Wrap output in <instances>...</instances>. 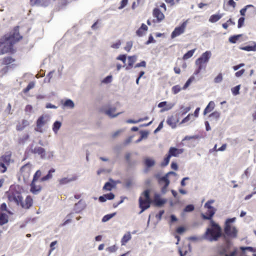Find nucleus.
<instances>
[{"mask_svg":"<svg viewBox=\"0 0 256 256\" xmlns=\"http://www.w3.org/2000/svg\"><path fill=\"white\" fill-rule=\"evenodd\" d=\"M173 106H174V104H167V102L166 101L160 102L158 104V108L164 107L162 110H161L162 112L171 109L173 107Z\"/></svg>","mask_w":256,"mask_h":256,"instance_id":"obj_22","label":"nucleus"},{"mask_svg":"<svg viewBox=\"0 0 256 256\" xmlns=\"http://www.w3.org/2000/svg\"><path fill=\"white\" fill-rule=\"evenodd\" d=\"M10 202H15L17 206H20L22 208L28 209L32 205L33 200L31 196H28L24 201L21 193L17 190H11L8 194Z\"/></svg>","mask_w":256,"mask_h":256,"instance_id":"obj_3","label":"nucleus"},{"mask_svg":"<svg viewBox=\"0 0 256 256\" xmlns=\"http://www.w3.org/2000/svg\"><path fill=\"white\" fill-rule=\"evenodd\" d=\"M188 22V20L184 22L180 26L176 27L171 34L170 36L172 38H174L182 34L185 32Z\"/></svg>","mask_w":256,"mask_h":256,"instance_id":"obj_12","label":"nucleus"},{"mask_svg":"<svg viewBox=\"0 0 256 256\" xmlns=\"http://www.w3.org/2000/svg\"><path fill=\"white\" fill-rule=\"evenodd\" d=\"M195 50H196V49H193V50L188 51L186 54H185L184 55V56L182 57V59L184 60H186L191 58L193 56Z\"/></svg>","mask_w":256,"mask_h":256,"instance_id":"obj_33","label":"nucleus"},{"mask_svg":"<svg viewBox=\"0 0 256 256\" xmlns=\"http://www.w3.org/2000/svg\"><path fill=\"white\" fill-rule=\"evenodd\" d=\"M48 120L49 118L46 115H42L40 116L37 120L36 122V126L35 128V130L40 132H42V127L47 123Z\"/></svg>","mask_w":256,"mask_h":256,"instance_id":"obj_13","label":"nucleus"},{"mask_svg":"<svg viewBox=\"0 0 256 256\" xmlns=\"http://www.w3.org/2000/svg\"><path fill=\"white\" fill-rule=\"evenodd\" d=\"M204 236L210 242L218 241L222 236L221 227L213 220H210V227L206 229Z\"/></svg>","mask_w":256,"mask_h":256,"instance_id":"obj_4","label":"nucleus"},{"mask_svg":"<svg viewBox=\"0 0 256 256\" xmlns=\"http://www.w3.org/2000/svg\"><path fill=\"white\" fill-rule=\"evenodd\" d=\"M116 110V108L114 107L110 108L108 110H104V113L111 118H114L120 114L121 112H118L116 114H114V112Z\"/></svg>","mask_w":256,"mask_h":256,"instance_id":"obj_24","label":"nucleus"},{"mask_svg":"<svg viewBox=\"0 0 256 256\" xmlns=\"http://www.w3.org/2000/svg\"><path fill=\"white\" fill-rule=\"evenodd\" d=\"M240 249L242 251H244L245 250H248L251 252H255L256 251V250L255 248H254L252 247H250V246H246V247L242 246L240 248Z\"/></svg>","mask_w":256,"mask_h":256,"instance_id":"obj_48","label":"nucleus"},{"mask_svg":"<svg viewBox=\"0 0 256 256\" xmlns=\"http://www.w3.org/2000/svg\"><path fill=\"white\" fill-rule=\"evenodd\" d=\"M222 14H212L210 16L209 21L212 23L216 22L220 20L222 18Z\"/></svg>","mask_w":256,"mask_h":256,"instance_id":"obj_28","label":"nucleus"},{"mask_svg":"<svg viewBox=\"0 0 256 256\" xmlns=\"http://www.w3.org/2000/svg\"><path fill=\"white\" fill-rule=\"evenodd\" d=\"M181 88L179 85H176L172 88V92L174 94H176L181 90Z\"/></svg>","mask_w":256,"mask_h":256,"instance_id":"obj_45","label":"nucleus"},{"mask_svg":"<svg viewBox=\"0 0 256 256\" xmlns=\"http://www.w3.org/2000/svg\"><path fill=\"white\" fill-rule=\"evenodd\" d=\"M136 57L135 56H130L128 57V65L126 66V70H128L130 69L134 63L136 62Z\"/></svg>","mask_w":256,"mask_h":256,"instance_id":"obj_25","label":"nucleus"},{"mask_svg":"<svg viewBox=\"0 0 256 256\" xmlns=\"http://www.w3.org/2000/svg\"><path fill=\"white\" fill-rule=\"evenodd\" d=\"M132 46V42H131V41L128 42H126V46L124 47V50L127 52H129L131 50Z\"/></svg>","mask_w":256,"mask_h":256,"instance_id":"obj_50","label":"nucleus"},{"mask_svg":"<svg viewBox=\"0 0 256 256\" xmlns=\"http://www.w3.org/2000/svg\"><path fill=\"white\" fill-rule=\"evenodd\" d=\"M112 80V76H108L102 80V82L106 84L110 83L111 82Z\"/></svg>","mask_w":256,"mask_h":256,"instance_id":"obj_53","label":"nucleus"},{"mask_svg":"<svg viewBox=\"0 0 256 256\" xmlns=\"http://www.w3.org/2000/svg\"><path fill=\"white\" fill-rule=\"evenodd\" d=\"M0 209L2 211H6L8 213L11 214L10 212L7 210V206L6 203H2L1 204Z\"/></svg>","mask_w":256,"mask_h":256,"instance_id":"obj_52","label":"nucleus"},{"mask_svg":"<svg viewBox=\"0 0 256 256\" xmlns=\"http://www.w3.org/2000/svg\"><path fill=\"white\" fill-rule=\"evenodd\" d=\"M32 152L34 154H38L42 158H46V151L42 147H35L34 149H32Z\"/></svg>","mask_w":256,"mask_h":256,"instance_id":"obj_18","label":"nucleus"},{"mask_svg":"<svg viewBox=\"0 0 256 256\" xmlns=\"http://www.w3.org/2000/svg\"><path fill=\"white\" fill-rule=\"evenodd\" d=\"M55 171L54 168H52L50 170L46 175L41 177L42 175V171L40 170H36L33 176L32 180L30 184V191L34 194H38L42 190V186L40 184H38L37 182L38 180L40 182H42L50 180L52 178V174Z\"/></svg>","mask_w":256,"mask_h":256,"instance_id":"obj_2","label":"nucleus"},{"mask_svg":"<svg viewBox=\"0 0 256 256\" xmlns=\"http://www.w3.org/2000/svg\"><path fill=\"white\" fill-rule=\"evenodd\" d=\"M57 244V241L55 240L51 242L50 244V252H51L55 249V246Z\"/></svg>","mask_w":256,"mask_h":256,"instance_id":"obj_57","label":"nucleus"},{"mask_svg":"<svg viewBox=\"0 0 256 256\" xmlns=\"http://www.w3.org/2000/svg\"><path fill=\"white\" fill-rule=\"evenodd\" d=\"M30 4L31 6H44L45 2L44 0H30Z\"/></svg>","mask_w":256,"mask_h":256,"instance_id":"obj_31","label":"nucleus"},{"mask_svg":"<svg viewBox=\"0 0 256 256\" xmlns=\"http://www.w3.org/2000/svg\"><path fill=\"white\" fill-rule=\"evenodd\" d=\"M121 44L120 40H118L116 42L113 44L111 46L114 48H118Z\"/></svg>","mask_w":256,"mask_h":256,"instance_id":"obj_61","label":"nucleus"},{"mask_svg":"<svg viewBox=\"0 0 256 256\" xmlns=\"http://www.w3.org/2000/svg\"><path fill=\"white\" fill-rule=\"evenodd\" d=\"M178 122V118L176 116H168L166 120L167 124L172 128H174L176 127V124Z\"/></svg>","mask_w":256,"mask_h":256,"instance_id":"obj_16","label":"nucleus"},{"mask_svg":"<svg viewBox=\"0 0 256 256\" xmlns=\"http://www.w3.org/2000/svg\"><path fill=\"white\" fill-rule=\"evenodd\" d=\"M8 216L4 213L0 214V226H2L8 222Z\"/></svg>","mask_w":256,"mask_h":256,"instance_id":"obj_27","label":"nucleus"},{"mask_svg":"<svg viewBox=\"0 0 256 256\" xmlns=\"http://www.w3.org/2000/svg\"><path fill=\"white\" fill-rule=\"evenodd\" d=\"M198 138V136H185L184 140H192V139L195 140V139H197Z\"/></svg>","mask_w":256,"mask_h":256,"instance_id":"obj_60","label":"nucleus"},{"mask_svg":"<svg viewBox=\"0 0 256 256\" xmlns=\"http://www.w3.org/2000/svg\"><path fill=\"white\" fill-rule=\"evenodd\" d=\"M152 15L156 20H154V22H160L164 18V14L160 11L158 8H154L153 10Z\"/></svg>","mask_w":256,"mask_h":256,"instance_id":"obj_14","label":"nucleus"},{"mask_svg":"<svg viewBox=\"0 0 256 256\" xmlns=\"http://www.w3.org/2000/svg\"><path fill=\"white\" fill-rule=\"evenodd\" d=\"M171 156L169 154H168L166 156V157L164 158V162L162 164V166H166L169 163L170 158H171Z\"/></svg>","mask_w":256,"mask_h":256,"instance_id":"obj_43","label":"nucleus"},{"mask_svg":"<svg viewBox=\"0 0 256 256\" xmlns=\"http://www.w3.org/2000/svg\"><path fill=\"white\" fill-rule=\"evenodd\" d=\"M166 202V200L160 198L158 194H156L153 200V203L156 206H162Z\"/></svg>","mask_w":256,"mask_h":256,"instance_id":"obj_17","label":"nucleus"},{"mask_svg":"<svg viewBox=\"0 0 256 256\" xmlns=\"http://www.w3.org/2000/svg\"><path fill=\"white\" fill-rule=\"evenodd\" d=\"M148 26L144 24H142L141 26L136 30V35L138 36H142L148 30Z\"/></svg>","mask_w":256,"mask_h":256,"instance_id":"obj_23","label":"nucleus"},{"mask_svg":"<svg viewBox=\"0 0 256 256\" xmlns=\"http://www.w3.org/2000/svg\"><path fill=\"white\" fill-rule=\"evenodd\" d=\"M223 77L222 73H219L218 75L214 78V82L216 84L220 83L222 80Z\"/></svg>","mask_w":256,"mask_h":256,"instance_id":"obj_42","label":"nucleus"},{"mask_svg":"<svg viewBox=\"0 0 256 256\" xmlns=\"http://www.w3.org/2000/svg\"><path fill=\"white\" fill-rule=\"evenodd\" d=\"M192 116V114H188L186 118H184L182 121L181 122L180 124H183L188 122L189 121L190 119V117Z\"/></svg>","mask_w":256,"mask_h":256,"instance_id":"obj_56","label":"nucleus"},{"mask_svg":"<svg viewBox=\"0 0 256 256\" xmlns=\"http://www.w3.org/2000/svg\"><path fill=\"white\" fill-rule=\"evenodd\" d=\"M12 160V152H6L0 156V172L4 173L7 170V167L10 166Z\"/></svg>","mask_w":256,"mask_h":256,"instance_id":"obj_8","label":"nucleus"},{"mask_svg":"<svg viewBox=\"0 0 256 256\" xmlns=\"http://www.w3.org/2000/svg\"><path fill=\"white\" fill-rule=\"evenodd\" d=\"M116 213H113L111 214H108L104 216L102 218V222H106L110 220L111 218H112L114 215Z\"/></svg>","mask_w":256,"mask_h":256,"instance_id":"obj_41","label":"nucleus"},{"mask_svg":"<svg viewBox=\"0 0 256 256\" xmlns=\"http://www.w3.org/2000/svg\"><path fill=\"white\" fill-rule=\"evenodd\" d=\"M62 126V124L60 122L58 121H56L54 122L53 124L52 130L55 133H57L58 131L60 128Z\"/></svg>","mask_w":256,"mask_h":256,"instance_id":"obj_34","label":"nucleus"},{"mask_svg":"<svg viewBox=\"0 0 256 256\" xmlns=\"http://www.w3.org/2000/svg\"><path fill=\"white\" fill-rule=\"evenodd\" d=\"M32 170V165L28 162L22 166L20 169V176L23 178L24 182H27L30 176Z\"/></svg>","mask_w":256,"mask_h":256,"instance_id":"obj_11","label":"nucleus"},{"mask_svg":"<svg viewBox=\"0 0 256 256\" xmlns=\"http://www.w3.org/2000/svg\"><path fill=\"white\" fill-rule=\"evenodd\" d=\"M114 186V184H112L110 182H107L104 184L103 187V190H104L110 191L112 190Z\"/></svg>","mask_w":256,"mask_h":256,"instance_id":"obj_36","label":"nucleus"},{"mask_svg":"<svg viewBox=\"0 0 256 256\" xmlns=\"http://www.w3.org/2000/svg\"><path fill=\"white\" fill-rule=\"evenodd\" d=\"M146 62L144 60L142 61L141 62L138 63L136 64L135 68H139V67H146Z\"/></svg>","mask_w":256,"mask_h":256,"instance_id":"obj_55","label":"nucleus"},{"mask_svg":"<svg viewBox=\"0 0 256 256\" xmlns=\"http://www.w3.org/2000/svg\"><path fill=\"white\" fill-rule=\"evenodd\" d=\"M64 106L70 108H72L74 107V102L72 100H66L64 104Z\"/></svg>","mask_w":256,"mask_h":256,"instance_id":"obj_37","label":"nucleus"},{"mask_svg":"<svg viewBox=\"0 0 256 256\" xmlns=\"http://www.w3.org/2000/svg\"><path fill=\"white\" fill-rule=\"evenodd\" d=\"M184 230H185V229L182 226H180V227L178 228L176 230V232L178 234H182V233L184 232Z\"/></svg>","mask_w":256,"mask_h":256,"instance_id":"obj_63","label":"nucleus"},{"mask_svg":"<svg viewBox=\"0 0 256 256\" xmlns=\"http://www.w3.org/2000/svg\"><path fill=\"white\" fill-rule=\"evenodd\" d=\"M132 238L130 234V232H128L127 234H126L121 240V244L122 245L124 246L126 244V243L130 240Z\"/></svg>","mask_w":256,"mask_h":256,"instance_id":"obj_29","label":"nucleus"},{"mask_svg":"<svg viewBox=\"0 0 256 256\" xmlns=\"http://www.w3.org/2000/svg\"><path fill=\"white\" fill-rule=\"evenodd\" d=\"M244 17L240 18L238 20V28H240L241 27H242L244 24Z\"/></svg>","mask_w":256,"mask_h":256,"instance_id":"obj_49","label":"nucleus"},{"mask_svg":"<svg viewBox=\"0 0 256 256\" xmlns=\"http://www.w3.org/2000/svg\"><path fill=\"white\" fill-rule=\"evenodd\" d=\"M220 116V113L217 111H215L209 115V118H212L215 120L218 119Z\"/></svg>","mask_w":256,"mask_h":256,"instance_id":"obj_40","label":"nucleus"},{"mask_svg":"<svg viewBox=\"0 0 256 256\" xmlns=\"http://www.w3.org/2000/svg\"><path fill=\"white\" fill-rule=\"evenodd\" d=\"M214 102L213 101H210L205 108L204 111V114L206 115V114L212 112L214 109Z\"/></svg>","mask_w":256,"mask_h":256,"instance_id":"obj_26","label":"nucleus"},{"mask_svg":"<svg viewBox=\"0 0 256 256\" xmlns=\"http://www.w3.org/2000/svg\"><path fill=\"white\" fill-rule=\"evenodd\" d=\"M117 249H118V248L115 245H114V246H112L107 248L106 250L108 252H109L110 253H112V252H115L117 250Z\"/></svg>","mask_w":256,"mask_h":256,"instance_id":"obj_47","label":"nucleus"},{"mask_svg":"<svg viewBox=\"0 0 256 256\" xmlns=\"http://www.w3.org/2000/svg\"><path fill=\"white\" fill-rule=\"evenodd\" d=\"M33 108L32 106L30 104H28L24 108V110L26 112H32V111Z\"/></svg>","mask_w":256,"mask_h":256,"instance_id":"obj_54","label":"nucleus"},{"mask_svg":"<svg viewBox=\"0 0 256 256\" xmlns=\"http://www.w3.org/2000/svg\"><path fill=\"white\" fill-rule=\"evenodd\" d=\"M235 218H228L226 220L224 228V234H222V236L226 240L228 238H235L238 236V230L232 224V223L234 222Z\"/></svg>","mask_w":256,"mask_h":256,"instance_id":"obj_5","label":"nucleus"},{"mask_svg":"<svg viewBox=\"0 0 256 256\" xmlns=\"http://www.w3.org/2000/svg\"><path fill=\"white\" fill-rule=\"evenodd\" d=\"M78 177L74 175L72 176L71 178H63L58 180L59 183L61 185L67 184L71 182L76 180Z\"/></svg>","mask_w":256,"mask_h":256,"instance_id":"obj_21","label":"nucleus"},{"mask_svg":"<svg viewBox=\"0 0 256 256\" xmlns=\"http://www.w3.org/2000/svg\"><path fill=\"white\" fill-rule=\"evenodd\" d=\"M245 72L244 69H242L241 70L236 72L235 73V76L236 77H240Z\"/></svg>","mask_w":256,"mask_h":256,"instance_id":"obj_58","label":"nucleus"},{"mask_svg":"<svg viewBox=\"0 0 256 256\" xmlns=\"http://www.w3.org/2000/svg\"><path fill=\"white\" fill-rule=\"evenodd\" d=\"M194 206L192 204H188L186 206L184 209V212H190L194 210Z\"/></svg>","mask_w":256,"mask_h":256,"instance_id":"obj_46","label":"nucleus"},{"mask_svg":"<svg viewBox=\"0 0 256 256\" xmlns=\"http://www.w3.org/2000/svg\"><path fill=\"white\" fill-rule=\"evenodd\" d=\"M29 122L28 120L23 119L18 121L16 126V130L18 131H22L29 125Z\"/></svg>","mask_w":256,"mask_h":256,"instance_id":"obj_19","label":"nucleus"},{"mask_svg":"<svg viewBox=\"0 0 256 256\" xmlns=\"http://www.w3.org/2000/svg\"><path fill=\"white\" fill-rule=\"evenodd\" d=\"M150 191L149 190H144L139 198V206L142 209L140 213L150 207L152 200L150 198Z\"/></svg>","mask_w":256,"mask_h":256,"instance_id":"obj_7","label":"nucleus"},{"mask_svg":"<svg viewBox=\"0 0 256 256\" xmlns=\"http://www.w3.org/2000/svg\"><path fill=\"white\" fill-rule=\"evenodd\" d=\"M106 200H111L114 198V195L112 193H109L105 194Z\"/></svg>","mask_w":256,"mask_h":256,"instance_id":"obj_59","label":"nucleus"},{"mask_svg":"<svg viewBox=\"0 0 256 256\" xmlns=\"http://www.w3.org/2000/svg\"><path fill=\"white\" fill-rule=\"evenodd\" d=\"M240 48L241 50H246L248 52L255 51V50H256V44H255L253 46H245L241 47V48Z\"/></svg>","mask_w":256,"mask_h":256,"instance_id":"obj_35","label":"nucleus"},{"mask_svg":"<svg viewBox=\"0 0 256 256\" xmlns=\"http://www.w3.org/2000/svg\"><path fill=\"white\" fill-rule=\"evenodd\" d=\"M158 183L160 185L164 184L162 188V192L165 193L166 192L167 188L170 184V180L166 176H162L158 180Z\"/></svg>","mask_w":256,"mask_h":256,"instance_id":"obj_15","label":"nucleus"},{"mask_svg":"<svg viewBox=\"0 0 256 256\" xmlns=\"http://www.w3.org/2000/svg\"><path fill=\"white\" fill-rule=\"evenodd\" d=\"M242 36V34L230 36L228 38V41L232 44H236Z\"/></svg>","mask_w":256,"mask_h":256,"instance_id":"obj_30","label":"nucleus"},{"mask_svg":"<svg viewBox=\"0 0 256 256\" xmlns=\"http://www.w3.org/2000/svg\"><path fill=\"white\" fill-rule=\"evenodd\" d=\"M249 8H254V6L252 4H248L244 8L240 10V14L242 16V17H244L246 15V10Z\"/></svg>","mask_w":256,"mask_h":256,"instance_id":"obj_39","label":"nucleus"},{"mask_svg":"<svg viewBox=\"0 0 256 256\" xmlns=\"http://www.w3.org/2000/svg\"><path fill=\"white\" fill-rule=\"evenodd\" d=\"M183 152V149H179L174 147H171L169 150L168 154H170L171 156H178L179 154H182Z\"/></svg>","mask_w":256,"mask_h":256,"instance_id":"obj_20","label":"nucleus"},{"mask_svg":"<svg viewBox=\"0 0 256 256\" xmlns=\"http://www.w3.org/2000/svg\"><path fill=\"white\" fill-rule=\"evenodd\" d=\"M126 54H120L116 58V60H121L124 64H125L126 61Z\"/></svg>","mask_w":256,"mask_h":256,"instance_id":"obj_51","label":"nucleus"},{"mask_svg":"<svg viewBox=\"0 0 256 256\" xmlns=\"http://www.w3.org/2000/svg\"><path fill=\"white\" fill-rule=\"evenodd\" d=\"M214 202V200H208L204 206V207L208 209L205 214H202V217L204 220H212V218L214 214L216 209L213 206H211V204Z\"/></svg>","mask_w":256,"mask_h":256,"instance_id":"obj_9","label":"nucleus"},{"mask_svg":"<svg viewBox=\"0 0 256 256\" xmlns=\"http://www.w3.org/2000/svg\"><path fill=\"white\" fill-rule=\"evenodd\" d=\"M194 80V76H191L188 80L186 81V82L185 83L184 85V86L182 89L185 90L191 84L192 82H193Z\"/></svg>","mask_w":256,"mask_h":256,"instance_id":"obj_38","label":"nucleus"},{"mask_svg":"<svg viewBox=\"0 0 256 256\" xmlns=\"http://www.w3.org/2000/svg\"><path fill=\"white\" fill-rule=\"evenodd\" d=\"M128 0H122L120 3V8H124L128 4Z\"/></svg>","mask_w":256,"mask_h":256,"instance_id":"obj_62","label":"nucleus"},{"mask_svg":"<svg viewBox=\"0 0 256 256\" xmlns=\"http://www.w3.org/2000/svg\"><path fill=\"white\" fill-rule=\"evenodd\" d=\"M145 165L148 168H150L154 166L155 164L154 160L150 158H146L144 160Z\"/></svg>","mask_w":256,"mask_h":256,"instance_id":"obj_32","label":"nucleus"},{"mask_svg":"<svg viewBox=\"0 0 256 256\" xmlns=\"http://www.w3.org/2000/svg\"><path fill=\"white\" fill-rule=\"evenodd\" d=\"M240 90V85H238L232 88V92L234 95L236 96L239 94Z\"/></svg>","mask_w":256,"mask_h":256,"instance_id":"obj_44","label":"nucleus"},{"mask_svg":"<svg viewBox=\"0 0 256 256\" xmlns=\"http://www.w3.org/2000/svg\"><path fill=\"white\" fill-rule=\"evenodd\" d=\"M228 4L230 6L233 7L234 8H235L236 6V4L234 0H229L228 2Z\"/></svg>","mask_w":256,"mask_h":256,"instance_id":"obj_64","label":"nucleus"},{"mask_svg":"<svg viewBox=\"0 0 256 256\" xmlns=\"http://www.w3.org/2000/svg\"><path fill=\"white\" fill-rule=\"evenodd\" d=\"M211 54L210 51H206L196 60L195 64L198 68L194 71V74L198 75L202 70H206L207 63L211 57Z\"/></svg>","mask_w":256,"mask_h":256,"instance_id":"obj_6","label":"nucleus"},{"mask_svg":"<svg viewBox=\"0 0 256 256\" xmlns=\"http://www.w3.org/2000/svg\"><path fill=\"white\" fill-rule=\"evenodd\" d=\"M15 62L16 59L11 56H6L3 58L1 60V64L6 66L2 70V72L4 74H6L9 67L14 68L16 66V64H14Z\"/></svg>","mask_w":256,"mask_h":256,"instance_id":"obj_10","label":"nucleus"},{"mask_svg":"<svg viewBox=\"0 0 256 256\" xmlns=\"http://www.w3.org/2000/svg\"><path fill=\"white\" fill-rule=\"evenodd\" d=\"M19 29V26H16L9 34H6L0 38V55L15 53L16 50L14 47V44L23 38L20 34Z\"/></svg>","mask_w":256,"mask_h":256,"instance_id":"obj_1","label":"nucleus"}]
</instances>
